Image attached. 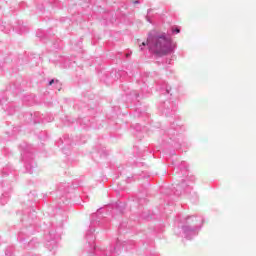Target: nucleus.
<instances>
[{"mask_svg":"<svg viewBox=\"0 0 256 256\" xmlns=\"http://www.w3.org/2000/svg\"><path fill=\"white\" fill-rule=\"evenodd\" d=\"M33 219H35V218H34V217L31 218V215H29L28 217L24 216L21 221H22V223H23L24 225L27 226L28 224H29V225H32V224H31V221H33Z\"/></svg>","mask_w":256,"mask_h":256,"instance_id":"16","label":"nucleus"},{"mask_svg":"<svg viewBox=\"0 0 256 256\" xmlns=\"http://www.w3.org/2000/svg\"><path fill=\"white\" fill-rule=\"evenodd\" d=\"M27 31V28L25 27V26H20V30H19V33L21 34V35H23V33H25Z\"/></svg>","mask_w":256,"mask_h":256,"instance_id":"22","label":"nucleus"},{"mask_svg":"<svg viewBox=\"0 0 256 256\" xmlns=\"http://www.w3.org/2000/svg\"><path fill=\"white\" fill-rule=\"evenodd\" d=\"M20 151L26 172L32 174L37 168V163L33 160V146L24 142L20 145Z\"/></svg>","mask_w":256,"mask_h":256,"instance_id":"4","label":"nucleus"},{"mask_svg":"<svg viewBox=\"0 0 256 256\" xmlns=\"http://www.w3.org/2000/svg\"><path fill=\"white\" fill-rule=\"evenodd\" d=\"M59 84V80H56V85Z\"/></svg>","mask_w":256,"mask_h":256,"instance_id":"33","label":"nucleus"},{"mask_svg":"<svg viewBox=\"0 0 256 256\" xmlns=\"http://www.w3.org/2000/svg\"><path fill=\"white\" fill-rule=\"evenodd\" d=\"M184 131L183 126L173 123L168 130L164 131V135H166L170 141H174L175 149H181V147H183V137L181 133Z\"/></svg>","mask_w":256,"mask_h":256,"instance_id":"5","label":"nucleus"},{"mask_svg":"<svg viewBox=\"0 0 256 256\" xmlns=\"http://www.w3.org/2000/svg\"><path fill=\"white\" fill-rule=\"evenodd\" d=\"M139 3H141L139 0L133 1V4H134V5H139Z\"/></svg>","mask_w":256,"mask_h":256,"instance_id":"27","label":"nucleus"},{"mask_svg":"<svg viewBox=\"0 0 256 256\" xmlns=\"http://www.w3.org/2000/svg\"><path fill=\"white\" fill-rule=\"evenodd\" d=\"M34 243H35V240H31V241L28 243V247H30V249H33V247H36V245H35Z\"/></svg>","mask_w":256,"mask_h":256,"instance_id":"24","label":"nucleus"},{"mask_svg":"<svg viewBox=\"0 0 256 256\" xmlns=\"http://www.w3.org/2000/svg\"><path fill=\"white\" fill-rule=\"evenodd\" d=\"M156 91H159L161 95H173V89L163 80L156 82Z\"/></svg>","mask_w":256,"mask_h":256,"instance_id":"9","label":"nucleus"},{"mask_svg":"<svg viewBox=\"0 0 256 256\" xmlns=\"http://www.w3.org/2000/svg\"><path fill=\"white\" fill-rule=\"evenodd\" d=\"M35 233V230L31 227H26L21 232H19L18 237L20 241H23V238H21L22 235H33Z\"/></svg>","mask_w":256,"mask_h":256,"instance_id":"13","label":"nucleus"},{"mask_svg":"<svg viewBox=\"0 0 256 256\" xmlns=\"http://www.w3.org/2000/svg\"><path fill=\"white\" fill-rule=\"evenodd\" d=\"M53 83H55V79L50 80L48 85H53Z\"/></svg>","mask_w":256,"mask_h":256,"instance_id":"28","label":"nucleus"},{"mask_svg":"<svg viewBox=\"0 0 256 256\" xmlns=\"http://www.w3.org/2000/svg\"><path fill=\"white\" fill-rule=\"evenodd\" d=\"M145 19L148 21V23H151V18L148 15L145 17Z\"/></svg>","mask_w":256,"mask_h":256,"instance_id":"26","label":"nucleus"},{"mask_svg":"<svg viewBox=\"0 0 256 256\" xmlns=\"http://www.w3.org/2000/svg\"><path fill=\"white\" fill-rule=\"evenodd\" d=\"M26 115H29V117L33 119L34 123H51V121H53V116H49L48 118H45V116H43V114L39 112L34 113V117H33V114H26Z\"/></svg>","mask_w":256,"mask_h":256,"instance_id":"10","label":"nucleus"},{"mask_svg":"<svg viewBox=\"0 0 256 256\" xmlns=\"http://www.w3.org/2000/svg\"><path fill=\"white\" fill-rule=\"evenodd\" d=\"M6 256H12L13 255V247H8L5 251Z\"/></svg>","mask_w":256,"mask_h":256,"instance_id":"20","label":"nucleus"},{"mask_svg":"<svg viewBox=\"0 0 256 256\" xmlns=\"http://www.w3.org/2000/svg\"><path fill=\"white\" fill-rule=\"evenodd\" d=\"M59 239H61V236L57 234V231L50 230L45 235L47 249H49V251H57V247H59Z\"/></svg>","mask_w":256,"mask_h":256,"instance_id":"6","label":"nucleus"},{"mask_svg":"<svg viewBox=\"0 0 256 256\" xmlns=\"http://www.w3.org/2000/svg\"><path fill=\"white\" fill-rule=\"evenodd\" d=\"M64 141H65V144L67 145V143H69V140H67V138L64 137Z\"/></svg>","mask_w":256,"mask_h":256,"instance_id":"30","label":"nucleus"},{"mask_svg":"<svg viewBox=\"0 0 256 256\" xmlns=\"http://www.w3.org/2000/svg\"><path fill=\"white\" fill-rule=\"evenodd\" d=\"M143 47H148L150 53L163 57V55L175 53L177 42H174L165 32L152 31L148 34L147 41L140 45L141 51H143Z\"/></svg>","mask_w":256,"mask_h":256,"instance_id":"1","label":"nucleus"},{"mask_svg":"<svg viewBox=\"0 0 256 256\" xmlns=\"http://www.w3.org/2000/svg\"><path fill=\"white\" fill-rule=\"evenodd\" d=\"M141 93L142 94H139L137 90H132L130 92V97H132V99H139V97H145L147 96V93H151V91L149 90V86H147V84L145 83L142 84Z\"/></svg>","mask_w":256,"mask_h":256,"instance_id":"11","label":"nucleus"},{"mask_svg":"<svg viewBox=\"0 0 256 256\" xmlns=\"http://www.w3.org/2000/svg\"><path fill=\"white\" fill-rule=\"evenodd\" d=\"M183 191H190L189 184H187L185 180H182L181 184H176V187H174V195L179 197V195L183 194Z\"/></svg>","mask_w":256,"mask_h":256,"instance_id":"12","label":"nucleus"},{"mask_svg":"<svg viewBox=\"0 0 256 256\" xmlns=\"http://www.w3.org/2000/svg\"><path fill=\"white\" fill-rule=\"evenodd\" d=\"M17 131H19L18 127H14L13 133L15 134Z\"/></svg>","mask_w":256,"mask_h":256,"instance_id":"29","label":"nucleus"},{"mask_svg":"<svg viewBox=\"0 0 256 256\" xmlns=\"http://www.w3.org/2000/svg\"><path fill=\"white\" fill-rule=\"evenodd\" d=\"M177 167H178V169H180V171H181V173H183V175H187V171L189 169V165L187 164V162L182 161L181 164Z\"/></svg>","mask_w":256,"mask_h":256,"instance_id":"14","label":"nucleus"},{"mask_svg":"<svg viewBox=\"0 0 256 256\" xmlns=\"http://www.w3.org/2000/svg\"><path fill=\"white\" fill-rule=\"evenodd\" d=\"M203 217L201 216H186L183 217L179 223L178 228L175 230L176 235L191 241V239H195L197 235H199V231H201L203 227Z\"/></svg>","mask_w":256,"mask_h":256,"instance_id":"3","label":"nucleus"},{"mask_svg":"<svg viewBox=\"0 0 256 256\" xmlns=\"http://www.w3.org/2000/svg\"><path fill=\"white\" fill-rule=\"evenodd\" d=\"M147 13H148V15H149V13H151V9H148V10H147Z\"/></svg>","mask_w":256,"mask_h":256,"instance_id":"32","label":"nucleus"},{"mask_svg":"<svg viewBox=\"0 0 256 256\" xmlns=\"http://www.w3.org/2000/svg\"><path fill=\"white\" fill-rule=\"evenodd\" d=\"M8 201H9V193L5 192L0 197V204L1 205H7Z\"/></svg>","mask_w":256,"mask_h":256,"instance_id":"15","label":"nucleus"},{"mask_svg":"<svg viewBox=\"0 0 256 256\" xmlns=\"http://www.w3.org/2000/svg\"><path fill=\"white\" fill-rule=\"evenodd\" d=\"M119 75H123V72H120V74Z\"/></svg>","mask_w":256,"mask_h":256,"instance_id":"34","label":"nucleus"},{"mask_svg":"<svg viewBox=\"0 0 256 256\" xmlns=\"http://www.w3.org/2000/svg\"><path fill=\"white\" fill-rule=\"evenodd\" d=\"M159 111L162 113V115L169 117L170 115H173L175 111H177V103L171 100L161 102L159 105Z\"/></svg>","mask_w":256,"mask_h":256,"instance_id":"7","label":"nucleus"},{"mask_svg":"<svg viewBox=\"0 0 256 256\" xmlns=\"http://www.w3.org/2000/svg\"><path fill=\"white\" fill-rule=\"evenodd\" d=\"M134 129H135L136 131H142V130H143V128L140 126V124H136V125L134 126Z\"/></svg>","mask_w":256,"mask_h":256,"instance_id":"25","label":"nucleus"},{"mask_svg":"<svg viewBox=\"0 0 256 256\" xmlns=\"http://www.w3.org/2000/svg\"><path fill=\"white\" fill-rule=\"evenodd\" d=\"M171 31H172V35H179V33H181V28H179L178 26H175V27H172Z\"/></svg>","mask_w":256,"mask_h":256,"instance_id":"18","label":"nucleus"},{"mask_svg":"<svg viewBox=\"0 0 256 256\" xmlns=\"http://www.w3.org/2000/svg\"><path fill=\"white\" fill-rule=\"evenodd\" d=\"M0 30L3 31L4 33H10L11 32V27L8 26H0Z\"/></svg>","mask_w":256,"mask_h":256,"instance_id":"19","label":"nucleus"},{"mask_svg":"<svg viewBox=\"0 0 256 256\" xmlns=\"http://www.w3.org/2000/svg\"><path fill=\"white\" fill-rule=\"evenodd\" d=\"M104 209L109 215H123V211H125V203L116 202L114 204L107 205Z\"/></svg>","mask_w":256,"mask_h":256,"instance_id":"8","label":"nucleus"},{"mask_svg":"<svg viewBox=\"0 0 256 256\" xmlns=\"http://www.w3.org/2000/svg\"><path fill=\"white\" fill-rule=\"evenodd\" d=\"M78 123H80V125L89 126L90 121H89V118H83V119H79Z\"/></svg>","mask_w":256,"mask_h":256,"instance_id":"17","label":"nucleus"},{"mask_svg":"<svg viewBox=\"0 0 256 256\" xmlns=\"http://www.w3.org/2000/svg\"><path fill=\"white\" fill-rule=\"evenodd\" d=\"M124 227H127V224L125 222L121 223L120 226H119V232L120 233H123V228Z\"/></svg>","mask_w":256,"mask_h":256,"instance_id":"21","label":"nucleus"},{"mask_svg":"<svg viewBox=\"0 0 256 256\" xmlns=\"http://www.w3.org/2000/svg\"><path fill=\"white\" fill-rule=\"evenodd\" d=\"M143 201H144V200H139V205H142V204H143Z\"/></svg>","mask_w":256,"mask_h":256,"instance_id":"31","label":"nucleus"},{"mask_svg":"<svg viewBox=\"0 0 256 256\" xmlns=\"http://www.w3.org/2000/svg\"><path fill=\"white\" fill-rule=\"evenodd\" d=\"M43 31L39 30L37 33H36V37H39V39H43Z\"/></svg>","mask_w":256,"mask_h":256,"instance_id":"23","label":"nucleus"},{"mask_svg":"<svg viewBox=\"0 0 256 256\" xmlns=\"http://www.w3.org/2000/svg\"><path fill=\"white\" fill-rule=\"evenodd\" d=\"M102 217L103 216H101V208L98 209L96 213L92 214L90 229L86 232L85 236V249L87 253H94L95 256H117L119 251H121V247H125L127 249V245L129 244V242H121V240H117L115 247L113 249L110 248L106 252L97 249V246H95V228H93V226L97 223H101Z\"/></svg>","mask_w":256,"mask_h":256,"instance_id":"2","label":"nucleus"}]
</instances>
